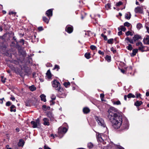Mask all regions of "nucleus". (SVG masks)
I'll list each match as a JSON object with an SVG mask.
<instances>
[{
    "mask_svg": "<svg viewBox=\"0 0 149 149\" xmlns=\"http://www.w3.org/2000/svg\"><path fill=\"white\" fill-rule=\"evenodd\" d=\"M112 123L113 127L118 129L120 127L122 123V119L121 116L117 115L109 120Z\"/></svg>",
    "mask_w": 149,
    "mask_h": 149,
    "instance_id": "1",
    "label": "nucleus"
},
{
    "mask_svg": "<svg viewBox=\"0 0 149 149\" xmlns=\"http://www.w3.org/2000/svg\"><path fill=\"white\" fill-rule=\"evenodd\" d=\"M53 87L57 91L59 94H62L63 89L61 87L60 84L59 82L56 80H54L52 82Z\"/></svg>",
    "mask_w": 149,
    "mask_h": 149,
    "instance_id": "2",
    "label": "nucleus"
},
{
    "mask_svg": "<svg viewBox=\"0 0 149 149\" xmlns=\"http://www.w3.org/2000/svg\"><path fill=\"white\" fill-rule=\"evenodd\" d=\"M117 111V109L113 107H111L108 110L109 115L108 117L109 120L118 115Z\"/></svg>",
    "mask_w": 149,
    "mask_h": 149,
    "instance_id": "3",
    "label": "nucleus"
},
{
    "mask_svg": "<svg viewBox=\"0 0 149 149\" xmlns=\"http://www.w3.org/2000/svg\"><path fill=\"white\" fill-rule=\"evenodd\" d=\"M67 131V129L65 127H60L58 129V134L59 136L62 137L63 134Z\"/></svg>",
    "mask_w": 149,
    "mask_h": 149,
    "instance_id": "4",
    "label": "nucleus"
},
{
    "mask_svg": "<svg viewBox=\"0 0 149 149\" xmlns=\"http://www.w3.org/2000/svg\"><path fill=\"white\" fill-rule=\"evenodd\" d=\"M96 137L97 140L98 141L104 144H106V142L104 141L105 139L104 138V136L100 134L99 133H96Z\"/></svg>",
    "mask_w": 149,
    "mask_h": 149,
    "instance_id": "5",
    "label": "nucleus"
},
{
    "mask_svg": "<svg viewBox=\"0 0 149 149\" xmlns=\"http://www.w3.org/2000/svg\"><path fill=\"white\" fill-rule=\"evenodd\" d=\"M95 119L99 125L105 127L106 125L103 120L101 117L98 116L95 117Z\"/></svg>",
    "mask_w": 149,
    "mask_h": 149,
    "instance_id": "6",
    "label": "nucleus"
},
{
    "mask_svg": "<svg viewBox=\"0 0 149 149\" xmlns=\"http://www.w3.org/2000/svg\"><path fill=\"white\" fill-rule=\"evenodd\" d=\"M40 120L38 118L36 119V121H32L31 122V124L33 125L32 127L33 128L37 127L39 126L40 124Z\"/></svg>",
    "mask_w": 149,
    "mask_h": 149,
    "instance_id": "7",
    "label": "nucleus"
},
{
    "mask_svg": "<svg viewBox=\"0 0 149 149\" xmlns=\"http://www.w3.org/2000/svg\"><path fill=\"white\" fill-rule=\"evenodd\" d=\"M129 124L128 121L126 120L125 123H124L122 125V130H127L129 128Z\"/></svg>",
    "mask_w": 149,
    "mask_h": 149,
    "instance_id": "8",
    "label": "nucleus"
},
{
    "mask_svg": "<svg viewBox=\"0 0 149 149\" xmlns=\"http://www.w3.org/2000/svg\"><path fill=\"white\" fill-rule=\"evenodd\" d=\"M65 31L68 33H71L73 31V27L71 25H68L66 27Z\"/></svg>",
    "mask_w": 149,
    "mask_h": 149,
    "instance_id": "9",
    "label": "nucleus"
},
{
    "mask_svg": "<svg viewBox=\"0 0 149 149\" xmlns=\"http://www.w3.org/2000/svg\"><path fill=\"white\" fill-rule=\"evenodd\" d=\"M52 9H49L48 10L46 13V15L49 17V18L50 17L52 16Z\"/></svg>",
    "mask_w": 149,
    "mask_h": 149,
    "instance_id": "10",
    "label": "nucleus"
},
{
    "mask_svg": "<svg viewBox=\"0 0 149 149\" xmlns=\"http://www.w3.org/2000/svg\"><path fill=\"white\" fill-rule=\"evenodd\" d=\"M143 42L144 44H149V36L146 35V37L144 38L143 39Z\"/></svg>",
    "mask_w": 149,
    "mask_h": 149,
    "instance_id": "11",
    "label": "nucleus"
},
{
    "mask_svg": "<svg viewBox=\"0 0 149 149\" xmlns=\"http://www.w3.org/2000/svg\"><path fill=\"white\" fill-rule=\"evenodd\" d=\"M134 41L135 42L137 40H138L139 39H141L142 37L141 36L139 35H134L133 38Z\"/></svg>",
    "mask_w": 149,
    "mask_h": 149,
    "instance_id": "12",
    "label": "nucleus"
},
{
    "mask_svg": "<svg viewBox=\"0 0 149 149\" xmlns=\"http://www.w3.org/2000/svg\"><path fill=\"white\" fill-rule=\"evenodd\" d=\"M142 9L140 7L138 6L134 9V11L136 13H142Z\"/></svg>",
    "mask_w": 149,
    "mask_h": 149,
    "instance_id": "13",
    "label": "nucleus"
},
{
    "mask_svg": "<svg viewBox=\"0 0 149 149\" xmlns=\"http://www.w3.org/2000/svg\"><path fill=\"white\" fill-rule=\"evenodd\" d=\"M43 120L44 121L43 124L44 125L48 126L49 125V123L48 119L46 118H44L43 119Z\"/></svg>",
    "mask_w": 149,
    "mask_h": 149,
    "instance_id": "14",
    "label": "nucleus"
},
{
    "mask_svg": "<svg viewBox=\"0 0 149 149\" xmlns=\"http://www.w3.org/2000/svg\"><path fill=\"white\" fill-rule=\"evenodd\" d=\"M131 15L130 12H128L125 13V18L127 19H130L131 17Z\"/></svg>",
    "mask_w": 149,
    "mask_h": 149,
    "instance_id": "15",
    "label": "nucleus"
},
{
    "mask_svg": "<svg viewBox=\"0 0 149 149\" xmlns=\"http://www.w3.org/2000/svg\"><path fill=\"white\" fill-rule=\"evenodd\" d=\"M46 76L48 79H50L52 77V74L49 70H47L46 73Z\"/></svg>",
    "mask_w": 149,
    "mask_h": 149,
    "instance_id": "16",
    "label": "nucleus"
},
{
    "mask_svg": "<svg viewBox=\"0 0 149 149\" xmlns=\"http://www.w3.org/2000/svg\"><path fill=\"white\" fill-rule=\"evenodd\" d=\"M138 52V49H133L132 50V53H131L130 56H134L136 55V53Z\"/></svg>",
    "mask_w": 149,
    "mask_h": 149,
    "instance_id": "17",
    "label": "nucleus"
},
{
    "mask_svg": "<svg viewBox=\"0 0 149 149\" xmlns=\"http://www.w3.org/2000/svg\"><path fill=\"white\" fill-rule=\"evenodd\" d=\"M56 97L55 95L54 94L52 95L51 96V98L52 100H50V102L51 103V104H54V102L53 101V100H55L56 99Z\"/></svg>",
    "mask_w": 149,
    "mask_h": 149,
    "instance_id": "18",
    "label": "nucleus"
},
{
    "mask_svg": "<svg viewBox=\"0 0 149 149\" xmlns=\"http://www.w3.org/2000/svg\"><path fill=\"white\" fill-rule=\"evenodd\" d=\"M90 111V109L88 107H85L83 109V112L84 113H87Z\"/></svg>",
    "mask_w": 149,
    "mask_h": 149,
    "instance_id": "19",
    "label": "nucleus"
},
{
    "mask_svg": "<svg viewBox=\"0 0 149 149\" xmlns=\"http://www.w3.org/2000/svg\"><path fill=\"white\" fill-rule=\"evenodd\" d=\"M146 47H147L144 46L142 44V45H141L139 47V50L141 51L142 52H143L145 51L144 49H145Z\"/></svg>",
    "mask_w": 149,
    "mask_h": 149,
    "instance_id": "20",
    "label": "nucleus"
},
{
    "mask_svg": "<svg viewBox=\"0 0 149 149\" xmlns=\"http://www.w3.org/2000/svg\"><path fill=\"white\" fill-rule=\"evenodd\" d=\"M142 103L143 102L141 101H137L135 102L134 105L136 107H139L141 105Z\"/></svg>",
    "mask_w": 149,
    "mask_h": 149,
    "instance_id": "21",
    "label": "nucleus"
},
{
    "mask_svg": "<svg viewBox=\"0 0 149 149\" xmlns=\"http://www.w3.org/2000/svg\"><path fill=\"white\" fill-rule=\"evenodd\" d=\"M119 31L121 30L122 31H126V29L125 27L123 26H121L118 28Z\"/></svg>",
    "mask_w": 149,
    "mask_h": 149,
    "instance_id": "22",
    "label": "nucleus"
},
{
    "mask_svg": "<svg viewBox=\"0 0 149 149\" xmlns=\"http://www.w3.org/2000/svg\"><path fill=\"white\" fill-rule=\"evenodd\" d=\"M40 97L41 98V100L42 101H43L44 102H45L46 101V96L44 94L41 95Z\"/></svg>",
    "mask_w": 149,
    "mask_h": 149,
    "instance_id": "23",
    "label": "nucleus"
},
{
    "mask_svg": "<svg viewBox=\"0 0 149 149\" xmlns=\"http://www.w3.org/2000/svg\"><path fill=\"white\" fill-rule=\"evenodd\" d=\"M105 58L106 60L108 62H109L111 61V58L110 56L107 55L106 56Z\"/></svg>",
    "mask_w": 149,
    "mask_h": 149,
    "instance_id": "24",
    "label": "nucleus"
},
{
    "mask_svg": "<svg viewBox=\"0 0 149 149\" xmlns=\"http://www.w3.org/2000/svg\"><path fill=\"white\" fill-rule=\"evenodd\" d=\"M24 144V140L22 139H20L18 143V145L19 146H23Z\"/></svg>",
    "mask_w": 149,
    "mask_h": 149,
    "instance_id": "25",
    "label": "nucleus"
},
{
    "mask_svg": "<svg viewBox=\"0 0 149 149\" xmlns=\"http://www.w3.org/2000/svg\"><path fill=\"white\" fill-rule=\"evenodd\" d=\"M114 42V40L113 38L109 39L107 40L108 43L110 44H112Z\"/></svg>",
    "mask_w": 149,
    "mask_h": 149,
    "instance_id": "26",
    "label": "nucleus"
},
{
    "mask_svg": "<svg viewBox=\"0 0 149 149\" xmlns=\"http://www.w3.org/2000/svg\"><path fill=\"white\" fill-rule=\"evenodd\" d=\"M15 108V106L14 105H12L10 107V111L11 112L13 111L15 112L16 111V110L15 109H14Z\"/></svg>",
    "mask_w": 149,
    "mask_h": 149,
    "instance_id": "27",
    "label": "nucleus"
},
{
    "mask_svg": "<svg viewBox=\"0 0 149 149\" xmlns=\"http://www.w3.org/2000/svg\"><path fill=\"white\" fill-rule=\"evenodd\" d=\"M29 89L31 91H33L36 90V88L34 85H32V86H29Z\"/></svg>",
    "mask_w": 149,
    "mask_h": 149,
    "instance_id": "28",
    "label": "nucleus"
},
{
    "mask_svg": "<svg viewBox=\"0 0 149 149\" xmlns=\"http://www.w3.org/2000/svg\"><path fill=\"white\" fill-rule=\"evenodd\" d=\"M90 54L89 53H86L85 54V57L87 59H89L91 58L90 56Z\"/></svg>",
    "mask_w": 149,
    "mask_h": 149,
    "instance_id": "29",
    "label": "nucleus"
},
{
    "mask_svg": "<svg viewBox=\"0 0 149 149\" xmlns=\"http://www.w3.org/2000/svg\"><path fill=\"white\" fill-rule=\"evenodd\" d=\"M70 85V83L69 82H65L63 83L64 86L66 88L68 87Z\"/></svg>",
    "mask_w": 149,
    "mask_h": 149,
    "instance_id": "30",
    "label": "nucleus"
},
{
    "mask_svg": "<svg viewBox=\"0 0 149 149\" xmlns=\"http://www.w3.org/2000/svg\"><path fill=\"white\" fill-rule=\"evenodd\" d=\"M43 20L44 22L48 24L49 22V19H48L46 17H43Z\"/></svg>",
    "mask_w": 149,
    "mask_h": 149,
    "instance_id": "31",
    "label": "nucleus"
},
{
    "mask_svg": "<svg viewBox=\"0 0 149 149\" xmlns=\"http://www.w3.org/2000/svg\"><path fill=\"white\" fill-rule=\"evenodd\" d=\"M113 104L114 105H119L121 104V103L119 100L113 102Z\"/></svg>",
    "mask_w": 149,
    "mask_h": 149,
    "instance_id": "32",
    "label": "nucleus"
},
{
    "mask_svg": "<svg viewBox=\"0 0 149 149\" xmlns=\"http://www.w3.org/2000/svg\"><path fill=\"white\" fill-rule=\"evenodd\" d=\"M142 27V25L141 24L139 23L137 24L136 25V27L138 29H139Z\"/></svg>",
    "mask_w": 149,
    "mask_h": 149,
    "instance_id": "33",
    "label": "nucleus"
},
{
    "mask_svg": "<svg viewBox=\"0 0 149 149\" xmlns=\"http://www.w3.org/2000/svg\"><path fill=\"white\" fill-rule=\"evenodd\" d=\"M126 48L129 50H131L132 49V47L131 44H129L128 46H127Z\"/></svg>",
    "mask_w": 149,
    "mask_h": 149,
    "instance_id": "34",
    "label": "nucleus"
},
{
    "mask_svg": "<svg viewBox=\"0 0 149 149\" xmlns=\"http://www.w3.org/2000/svg\"><path fill=\"white\" fill-rule=\"evenodd\" d=\"M124 26H126L129 27H130L131 24L128 22H126L124 23Z\"/></svg>",
    "mask_w": 149,
    "mask_h": 149,
    "instance_id": "35",
    "label": "nucleus"
},
{
    "mask_svg": "<svg viewBox=\"0 0 149 149\" xmlns=\"http://www.w3.org/2000/svg\"><path fill=\"white\" fill-rule=\"evenodd\" d=\"M88 147L89 148H91L93 147V144L91 143H89L88 144Z\"/></svg>",
    "mask_w": 149,
    "mask_h": 149,
    "instance_id": "36",
    "label": "nucleus"
},
{
    "mask_svg": "<svg viewBox=\"0 0 149 149\" xmlns=\"http://www.w3.org/2000/svg\"><path fill=\"white\" fill-rule=\"evenodd\" d=\"M1 81L3 83H5L6 82V78L4 77L3 76H1Z\"/></svg>",
    "mask_w": 149,
    "mask_h": 149,
    "instance_id": "37",
    "label": "nucleus"
},
{
    "mask_svg": "<svg viewBox=\"0 0 149 149\" xmlns=\"http://www.w3.org/2000/svg\"><path fill=\"white\" fill-rule=\"evenodd\" d=\"M125 34H126V35H127V36H128L130 35L131 36H132L133 35V34H132V33L129 31H127V32Z\"/></svg>",
    "mask_w": 149,
    "mask_h": 149,
    "instance_id": "38",
    "label": "nucleus"
},
{
    "mask_svg": "<svg viewBox=\"0 0 149 149\" xmlns=\"http://www.w3.org/2000/svg\"><path fill=\"white\" fill-rule=\"evenodd\" d=\"M101 36L103 38L104 40H107V36L106 35H104L103 34H102L101 35Z\"/></svg>",
    "mask_w": 149,
    "mask_h": 149,
    "instance_id": "39",
    "label": "nucleus"
},
{
    "mask_svg": "<svg viewBox=\"0 0 149 149\" xmlns=\"http://www.w3.org/2000/svg\"><path fill=\"white\" fill-rule=\"evenodd\" d=\"M90 48L92 50H95L96 49V47L95 46L93 45H91L90 46Z\"/></svg>",
    "mask_w": 149,
    "mask_h": 149,
    "instance_id": "40",
    "label": "nucleus"
},
{
    "mask_svg": "<svg viewBox=\"0 0 149 149\" xmlns=\"http://www.w3.org/2000/svg\"><path fill=\"white\" fill-rule=\"evenodd\" d=\"M111 7V5L110 3H108L106 4L105 6V7L107 8V9H109Z\"/></svg>",
    "mask_w": 149,
    "mask_h": 149,
    "instance_id": "41",
    "label": "nucleus"
},
{
    "mask_svg": "<svg viewBox=\"0 0 149 149\" xmlns=\"http://www.w3.org/2000/svg\"><path fill=\"white\" fill-rule=\"evenodd\" d=\"M123 3L121 1H120L116 3V5L117 6H120Z\"/></svg>",
    "mask_w": 149,
    "mask_h": 149,
    "instance_id": "42",
    "label": "nucleus"
},
{
    "mask_svg": "<svg viewBox=\"0 0 149 149\" xmlns=\"http://www.w3.org/2000/svg\"><path fill=\"white\" fill-rule=\"evenodd\" d=\"M59 68H59V66L57 65H55V67H54V68L53 69V70H55L56 69H57V70H58Z\"/></svg>",
    "mask_w": 149,
    "mask_h": 149,
    "instance_id": "43",
    "label": "nucleus"
},
{
    "mask_svg": "<svg viewBox=\"0 0 149 149\" xmlns=\"http://www.w3.org/2000/svg\"><path fill=\"white\" fill-rule=\"evenodd\" d=\"M116 149H124V148L120 146H116Z\"/></svg>",
    "mask_w": 149,
    "mask_h": 149,
    "instance_id": "44",
    "label": "nucleus"
},
{
    "mask_svg": "<svg viewBox=\"0 0 149 149\" xmlns=\"http://www.w3.org/2000/svg\"><path fill=\"white\" fill-rule=\"evenodd\" d=\"M142 43L141 42H140L137 43L136 44V46H140L141 45H142Z\"/></svg>",
    "mask_w": 149,
    "mask_h": 149,
    "instance_id": "45",
    "label": "nucleus"
},
{
    "mask_svg": "<svg viewBox=\"0 0 149 149\" xmlns=\"http://www.w3.org/2000/svg\"><path fill=\"white\" fill-rule=\"evenodd\" d=\"M11 104V103L10 101L7 102L6 103V105L7 106H9Z\"/></svg>",
    "mask_w": 149,
    "mask_h": 149,
    "instance_id": "46",
    "label": "nucleus"
},
{
    "mask_svg": "<svg viewBox=\"0 0 149 149\" xmlns=\"http://www.w3.org/2000/svg\"><path fill=\"white\" fill-rule=\"evenodd\" d=\"M98 53L100 54H101L102 55H104V52H102L101 50H99L98 51Z\"/></svg>",
    "mask_w": 149,
    "mask_h": 149,
    "instance_id": "47",
    "label": "nucleus"
},
{
    "mask_svg": "<svg viewBox=\"0 0 149 149\" xmlns=\"http://www.w3.org/2000/svg\"><path fill=\"white\" fill-rule=\"evenodd\" d=\"M104 97V94H101L100 95V97L101 98V100L103 101L102 99H103Z\"/></svg>",
    "mask_w": 149,
    "mask_h": 149,
    "instance_id": "48",
    "label": "nucleus"
},
{
    "mask_svg": "<svg viewBox=\"0 0 149 149\" xmlns=\"http://www.w3.org/2000/svg\"><path fill=\"white\" fill-rule=\"evenodd\" d=\"M136 97L138 98L140 97L141 95L140 93H136Z\"/></svg>",
    "mask_w": 149,
    "mask_h": 149,
    "instance_id": "49",
    "label": "nucleus"
},
{
    "mask_svg": "<svg viewBox=\"0 0 149 149\" xmlns=\"http://www.w3.org/2000/svg\"><path fill=\"white\" fill-rule=\"evenodd\" d=\"M132 93H130L127 95V97L128 98H130L132 97Z\"/></svg>",
    "mask_w": 149,
    "mask_h": 149,
    "instance_id": "50",
    "label": "nucleus"
},
{
    "mask_svg": "<svg viewBox=\"0 0 149 149\" xmlns=\"http://www.w3.org/2000/svg\"><path fill=\"white\" fill-rule=\"evenodd\" d=\"M44 148L45 149H51L48 146L46 145H45L44 146Z\"/></svg>",
    "mask_w": 149,
    "mask_h": 149,
    "instance_id": "51",
    "label": "nucleus"
},
{
    "mask_svg": "<svg viewBox=\"0 0 149 149\" xmlns=\"http://www.w3.org/2000/svg\"><path fill=\"white\" fill-rule=\"evenodd\" d=\"M20 43H22V45H24V40L23 39H21L19 41Z\"/></svg>",
    "mask_w": 149,
    "mask_h": 149,
    "instance_id": "52",
    "label": "nucleus"
},
{
    "mask_svg": "<svg viewBox=\"0 0 149 149\" xmlns=\"http://www.w3.org/2000/svg\"><path fill=\"white\" fill-rule=\"evenodd\" d=\"M38 30L40 31H41L43 30L42 27L41 26L39 27L38 28Z\"/></svg>",
    "mask_w": 149,
    "mask_h": 149,
    "instance_id": "53",
    "label": "nucleus"
},
{
    "mask_svg": "<svg viewBox=\"0 0 149 149\" xmlns=\"http://www.w3.org/2000/svg\"><path fill=\"white\" fill-rule=\"evenodd\" d=\"M145 27L146 29L147 32L149 34V27L147 26H145Z\"/></svg>",
    "mask_w": 149,
    "mask_h": 149,
    "instance_id": "54",
    "label": "nucleus"
},
{
    "mask_svg": "<svg viewBox=\"0 0 149 149\" xmlns=\"http://www.w3.org/2000/svg\"><path fill=\"white\" fill-rule=\"evenodd\" d=\"M10 99L13 101H14L15 100V98L13 96H12Z\"/></svg>",
    "mask_w": 149,
    "mask_h": 149,
    "instance_id": "55",
    "label": "nucleus"
},
{
    "mask_svg": "<svg viewBox=\"0 0 149 149\" xmlns=\"http://www.w3.org/2000/svg\"><path fill=\"white\" fill-rule=\"evenodd\" d=\"M4 98L0 99V103L1 104L3 103V100L4 99Z\"/></svg>",
    "mask_w": 149,
    "mask_h": 149,
    "instance_id": "56",
    "label": "nucleus"
},
{
    "mask_svg": "<svg viewBox=\"0 0 149 149\" xmlns=\"http://www.w3.org/2000/svg\"><path fill=\"white\" fill-rule=\"evenodd\" d=\"M110 148L109 146H105L104 148L103 149H110Z\"/></svg>",
    "mask_w": 149,
    "mask_h": 149,
    "instance_id": "57",
    "label": "nucleus"
},
{
    "mask_svg": "<svg viewBox=\"0 0 149 149\" xmlns=\"http://www.w3.org/2000/svg\"><path fill=\"white\" fill-rule=\"evenodd\" d=\"M122 31H119V32H118V35L119 36H120V35H122Z\"/></svg>",
    "mask_w": 149,
    "mask_h": 149,
    "instance_id": "58",
    "label": "nucleus"
},
{
    "mask_svg": "<svg viewBox=\"0 0 149 149\" xmlns=\"http://www.w3.org/2000/svg\"><path fill=\"white\" fill-rule=\"evenodd\" d=\"M128 41L131 43H133V40L132 39H130Z\"/></svg>",
    "mask_w": 149,
    "mask_h": 149,
    "instance_id": "59",
    "label": "nucleus"
},
{
    "mask_svg": "<svg viewBox=\"0 0 149 149\" xmlns=\"http://www.w3.org/2000/svg\"><path fill=\"white\" fill-rule=\"evenodd\" d=\"M146 95L147 96H149V91H147L146 93Z\"/></svg>",
    "mask_w": 149,
    "mask_h": 149,
    "instance_id": "60",
    "label": "nucleus"
},
{
    "mask_svg": "<svg viewBox=\"0 0 149 149\" xmlns=\"http://www.w3.org/2000/svg\"><path fill=\"white\" fill-rule=\"evenodd\" d=\"M113 48H112H112H111V51H113V52L114 53H115L116 52V50H113Z\"/></svg>",
    "mask_w": 149,
    "mask_h": 149,
    "instance_id": "61",
    "label": "nucleus"
},
{
    "mask_svg": "<svg viewBox=\"0 0 149 149\" xmlns=\"http://www.w3.org/2000/svg\"><path fill=\"white\" fill-rule=\"evenodd\" d=\"M121 72L123 73H124L125 72V70L123 69H121Z\"/></svg>",
    "mask_w": 149,
    "mask_h": 149,
    "instance_id": "62",
    "label": "nucleus"
},
{
    "mask_svg": "<svg viewBox=\"0 0 149 149\" xmlns=\"http://www.w3.org/2000/svg\"><path fill=\"white\" fill-rule=\"evenodd\" d=\"M15 13H14V12H10V13H9V14L10 15V14H15Z\"/></svg>",
    "mask_w": 149,
    "mask_h": 149,
    "instance_id": "63",
    "label": "nucleus"
},
{
    "mask_svg": "<svg viewBox=\"0 0 149 149\" xmlns=\"http://www.w3.org/2000/svg\"><path fill=\"white\" fill-rule=\"evenodd\" d=\"M15 130H16V131H17V132H18L19 131V129L18 128H17Z\"/></svg>",
    "mask_w": 149,
    "mask_h": 149,
    "instance_id": "64",
    "label": "nucleus"
}]
</instances>
